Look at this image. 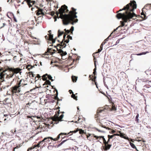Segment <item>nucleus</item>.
I'll return each mask as SVG.
<instances>
[{
  "label": "nucleus",
  "instance_id": "f257e3e1",
  "mask_svg": "<svg viewBox=\"0 0 151 151\" xmlns=\"http://www.w3.org/2000/svg\"><path fill=\"white\" fill-rule=\"evenodd\" d=\"M136 8V2L133 0L131 1L129 3L124 6L123 9H120L116 12L117 14L116 15V17L118 19H122V20L120 22L121 25L115 29L114 31L119 27L125 25V23L130 21V19H131L133 18V19L134 17H137L136 15L133 12L134 9Z\"/></svg>",
  "mask_w": 151,
  "mask_h": 151
},
{
  "label": "nucleus",
  "instance_id": "f03ea898",
  "mask_svg": "<svg viewBox=\"0 0 151 151\" xmlns=\"http://www.w3.org/2000/svg\"><path fill=\"white\" fill-rule=\"evenodd\" d=\"M68 7L65 5H62L58 10V12H56V14L58 18H60L62 19L63 24L67 25L69 24H73L74 23L77 22L78 19H77V16L76 15L77 13L76 12V9L72 7L70 11L68 14H63L68 12Z\"/></svg>",
  "mask_w": 151,
  "mask_h": 151
},
{
  "label": "nucleus",
  "instance_id": "7ed1b4c3",
  "mask_svg": "<svg viewBox=\"0 0 151 151\" xmlns=\"http://www.w3.org/2000/svg\"><path fill=\"white\" fill-rule=\"evenodd\" d=\"M20 88H23L22 89L24 90L26 92H28L29 91L32 89L30 88L29 85L26 83V81L24 79L21 80L19 82L17 83Z\"/></svg>",
  "mask_w": 151,
  "mask_h": 151
},
{
  "label": "nucleus",
  "instance_id": "20e7f679",
  "mask_svg": "<svg viewBox=\"0 0 151 151\" xmlns=\"http://www.w3.org/2000/svg\"><path fill=\"white\" fill-rule=\"evenodd\" d=\"M11 68L7 67L4 69H2V72L4 78L7 79H9L13 76V73Z\"/></svg>",
  "mask_w": 151,
  "mask_h": 151
},
{
  "label": "nucleus",
  "instance_id": "39448f33",
  "mask_svg": "<svg viewBox=\"0 0 151 151\" xmlns=\"http://www.w3.org/2000/svg\"><path fill=\"white\" fill-rule=\"evenodd\" d=\"M66 36V35L65 34L62 41L60 44H58L57 46H60V48H63V47H65L66 46V45L65 43V42L68 43L69 41V40H71L72 39V37L70 35H68L66 38L65 37Z\"/></svg>",
  "mask_w": 151,
  "mask_h": 151
},
{
  "label": "nucleus",
  "instance_id": "423d86ee",
  "mask_svg": "<svg viewBox=\"0 0 151 151\" xmlns=\"http://www.w3.org/2000/svg\"><path fill=\"white\" fill-rule=\"evenodd\" d=\"M17 84L16 85L11 87L9 90L10 93V94L14 96L16 93H19L21 91V88Z\"/></svg>",
  "mask_w": 151,
  "mask_h": 151
},
{
  "label": "nucleus",
  "instance_id": "0eeeda50",
  "mask_svg": "<svg viewBox=\"0 0 151 151\" xmlns=\"http://www.w3.org/2000/svg\"><path fill=\"white\" fill-rule=\"evenodd\" d=\"M59 112H58L56 113L54 116L52 117V119L53 121L55 122H59L62 121V119L64 115L63 114L61 115L59 117H58Z\"/></svg>",
  "mask_w": 151,
  "mask_h": 151
},
{
  "label": "nucleus",
  "instance_id": "6e6552de",
  "mask_svg": "<svg viewBox=\"0 0 151 151\" xmlns=\"http://www.w3.org/2000/svg\"><path fill=\"white\" fill-rule=\"evenodd\" d=\"M60 134L58 135L57 137L56 138L53 139V138L51 137H47L43 139V141H44V142L46 143H48L49 144L51 143L52 140H53L54 141H56L58 140L60 138Z\"/></svg>",
  "mask_w": 151,
  "mask_h": 151
},
{
  "label": "nucleus",
  "instance_id": "1a4fd4ad",
  "mask_svg": "<svg viewBox=\"0 0 151 151\" xmlns=\"http://www.w3.org/2000/svg\"><path fill=\"white\" fill-rule=\"evenodd\" d=\"M37 103L35 100L32 101L31 103H28L26 105V106L29 108L31 109H35L36 108L37 106Z\"/></svg>",
  "mask_w": 151,
  "mask_h": 151
},
{
  "label": "nucleus",
  "instance_id": "9d476101",
  "mask_svg": "<svg viewBox=\"0 0 151 151\" xmlns=\"http://www.w3.org/2000/svg\"><path fill=\"white\" fill-rule=\"evenodd\" d=\"M148 6H149V8L150 9V7H151V4H147L145 5L144 7L142 9V12L141 13V14L142 15H143L144 16L142 17V18L145 19L146 17V15L144 14V12H145V9H147V7Z\"/></svg>",
  "mask_w": 151,
  "mask_h": 151
},
{
  "label": "nucleus",
  "instance_id": "9b49d317",
  "mask_svg": "<svg viewBox=\"0 0 151 151\" xmlns=\"http://www.w3.org/2000/svg\"><path fill=\"white\" fill-rule=\"evenodd\" d=\"M11 68V70H12V72L13 73V75H14L15 74H17L18 73H19V74H21V73H22L21 72L22 69L18 68H14L13 67H12Z\"/></svg>",
  "mask_w": 151,
  "mask_h": 151
},
{
  "label": "nucleus",
  "instance_id": "f8f14e48",
  "mask_svg": "<svg viewBox=\"0 0 151 151\" xmlns=\"http://www.w3.org/2000/svg\"><path fill=\"white\" fill-rule=\"evenodd\" d=\"M36 7L38 9L37 10L35 11L36 15L37 16H39L40 15H42V16L44 15L45 14L43 12V10L40 8H39L37 6H36Z\"/></svg>",
  "mask_w": 151,
  "mask_h": 151
},
{
  "label": "nucleus",
  "instance_id": "ddd939ff",
  "mask_svg": "<svg viewBox=\"0 0 151 151\" xmlns=\"http://www.w3.org/2000/svg\"><path fill=\"white\" fill-rule=\"evenodd\" d=\"M104 146H103V149L105 151L108 150L110 149L111 146V145L109 144L107 142L106 144H104Z\"/></svg>",
  "mask_w": 151,
  "mask_h": 151
},
{
  "label": "nucleus",
  "instance_id": "4468645a",
  "mask_svg": "<svg viewBox=\"0 0 151 151\" xmlns=\"http://www.w3.org/2000/svg\"><path fill=\"white\" fill-rule=\"evenodd\" d=\"M85 119L83 118L78 117V121H75V123H78L81 125L84 124V122H85Z\"/></svg>",
  "mask_w": 151,
  "mask_h": 151
},
{
  "label": "nucleus",
  "instance_id": "2eb2a0df",
  "mask_svg": "<svg viewBox=\"0 0 151 151\" xmlns=\"http://www.w3.org/2000/svg\"><path fill=\"white\" fill-rule=\"evenodd\" d=\"M92 135L96 139H101V138H102V139L103 140V142L104 143V144H106V141L104 138V136H97L95 135L94 134H93Z\"/></svg>",
  "mask_w": 151,
  "mask_h": 151
},
{
  "label": "nucleus",
  "instance_id": "dca6fc26",
  "mask_svg": "<svg viewBox=\"0 0 151 151\" xmlns=\"http://www.w3.org/2000/svg\"><path fill=\"white\" fill-rule=\"evenodd\" d=\"M2 70V68L0 69V82L3 81L5 78Z\"/></svg>",
  "mask_w": 151,
  "mask_h": 151
},
{
  "label": "nucleus",
  "instance_id": "f3484780",
  "mask_svg": "<svg viewBox=\"0 0 151 151\" xmlns=\"http://www.w3.org/2000/svg\"><path fill=\"white\" fill-rule=\"evenodd\" d=\"M119 132L120 133V137L129 140V138L125 134L122 133L120 131H119Z\"/></svg>",
  "mask_w": 151,
  "mask_h": 151
},
{
  "label": "nucleus",
  "instance_id": "a211bd4d",
  "mask_svg": "<svg viewBox=\"0 0 151 151\" xmlns=\"http://www.w3.org/2000/svg\"><path fill=\"white\" fill-rule=\"evenodd\" d=\"M26 1L28 5L29 8L32 6V5L35 4V1H31V0H25Z\"/></svg>",
  "mask_w": 151,
  "mask_h": 151
},
{
  "label": "nucleus",
  "instance_id": "6ab92c4d",
  "mask_svg": "<svg viewBox=\"0 0 151 151\" xmlns=\"http://www.w3.org/2000/svg\"><path fill=\"white\" fill-rule=\"evenodd\" d=\"M100 126H101V127L105 128L106 129H108V130H111V131H110L109 132V133H110L114 134L116 132V131H115L114 130L111 129L109 127H107L105 126H104V125L101 124H100Z\"/></svg>",
  "mask_w": 151,
  "mask_h": 151
},
{
  "label": "nucleus",
  "instance_id": "aec40b11",
  "mask_svg": "<svg viewBox=\"0 0 151 151\" xmlns=\"http://www.w3.org/2000/svg\"><path fill=\"white\" fill-rule=\"evenodd\" d=\"M78 131V130H77V129L76 130H74L73 131H70L68 133H61L60 134V135H67L68 134H69V135H71L72 134H70V133H76Z\"/></svg>",
  "mask_w": 151,
  "mask_h": 151
},
{
  "label": "nucleus",
  "instance_id": "412c9836",
  "mask_svg": "<svg viewBox=\"0 0 151 151\" xmlns=\"http://www.w3.org/2000/svg\"><path fill=\"white\" fill-rule=\"evenodd\" d=\"M57 49L58 51V52L60 53L61 56L65 55H67V53L66 52H64L61 49L58 50V48H57Z\"/></svg>",
  "mask_w": 151,
  "mask_h": 151
},
{
  "label": "nucleus",
  "instance_id": "4be33fe9",
  "mask_svg": "<svg viewBox=\"0 0 151 151\" xmlns=\"http://www.w3.org/2000/svg\"><path fill=\"white\" fill-rule=\"evenodd\" d=\"M89 78H90V80H91L92 81L94 82L96 81L95 79L96 78V76H93V75H90Z\"/></svg>",
  "mask_w": 151,
  "mask_h": 151
},
{
  "label": "nucleus",
  "instance_id": "5701e85b",
  "mask_svg": "<svg viewBox=\"0 0 151 151\" xmlns=\"http://www.w3.org/2000/svg\"><path fill=\"white\" fill-rule=\"evenodd\" d=\"M41 17V16H40L38 17L37 19H35V21L37 24H39L40 23H41L42 20H39L40 19Z\"/></svg>",
  "mask_w": 151,
  "mask_h": 151
},
{
  "label": "nucleus",
  "instance_id": "b1692460",
  "mask_svg": "<svg viewBox=\"0 0 151 151\" xmlns=\"http://www.w3.org/2000/svg\"><path fill=\"white\" fill-rule=\"evenodd\" d=\"M47 76H48L47 74H46L42 76V78L43 81H45L47 80Z\"/></svg>",
  "mask_w": 151,
  "mask_h": 151
},
{
  "label": "nucleus",
  "instance_id": "393cba45",
  "mask_svg": "<svg viewBox=\"0 0 151 151\" xmlns=\"http://www.w3.org/2000/svg\"><path fill=\"white\" fill-rule=\"evenodd\" d=\"M130 145L132 148H133L134 149H135L137 150V151H139L138 150V149L136 148V146H135V145L133 143H132L131 142H130Z\"/></svg>",
  "mask_w": 151,
  "mask_h": 151
},
{
  "label": "nucleus",
  "instance_id": "a878e982",
  "mask_svg": "<svg viewBox=\"0 0 151 151\" xmlns=\"http://www.w3.org/2000/svg\"><path fill=\"white\" fill-rule=\"evenodd\" d=\"M72 81L74 82H76L77 80V77L76 76H72L71 77Z\"/></svg>",
  "mask_w": 151,
  "mask_h": 151
},
{
  "label": "nucleus",
  "instance_id": "bb28decb",
  "mask_svg": "<svg viewBox=\"0 0 151 151\" xmlns=\"http://www.w3.org/2000/svg\"><path fill=\"white\" fill-rule=\"evenodd\" d=\"M64 33L63 31L61 32L60 30H59L58 32V36L59 37L60 36H61Z\"/></svg>",
  "mask_w": 151,
  "mask_h": 151
},
{
  "label": "nucleus",
  "instance_id": "cd10ccee",
  "mask_svg": "<svg viewBox=\"0 0 151 151\" xmlns=\"http://www.w3.org/2000/svg\"><path fill=\"white\" fill-rule=\"evenodd\" d=\"M149 52L148 51L147 52H143L140 53H138L136 55H145L147 53H149Z\"/></svg>",
  "mask_w": 151,
  "mask_h": 151
},
{
  "label": "nucleus",
  "instance_id": "c85d7f7f",
  "mask_svg": "<svg viewBox=\"0 0 151 151\" xmlns=\"http://www.w3.org/2000/svg\"><path fill=\"white\" fill-rule=\"evenodd\" d=\"M45 81H46L45 83V84H43V86L45 85H51V82L49 80H46Z\"/></svg>",
  "mask_w": 151,
  "mask_h": 151
},
{
  "label": "nucleus",
  "instance_id": "c756f323",
  "mask_svg": "<svg viewBox=\"0 0 151 151\" xmlns=\"http://www.w3.org/2000/svg\"><path fill=\"white\" fill-rule=\"evenodd\" d=\"M110 35L107 38L104 40L102 42V45H104L105 44V43H106V41H108L109 40V37H110Z\"/></svg>",
  "mask_w": 151,
  "mask_h": 151
},
{
  "label": "nucleus",
  "instance_id": "7c9ffc66",
  "mask_svg": "<svg viewBox=\"0 0 151 151\" xmlns=\"http://www.w3.org/2000/svg\"><path fill=\"white\" fill-rule=\"evenodd\" d=\"M55 90L56 91V93L55 94V99H57L58 98V91L55 88H54Z\"/></svg>",
  "mask_w": 151,
  "mask_h": 151
},
{
  "label": "nucleus",
  "instance_id": "2f4dec72",
  "mask_svg": "<svg viewBox=\"0 0 151 151\" xmlns=\"http://www.w3.org/2000/svg\"><path fill=\"white\" fill-rule=\"evenodd\" d=\"M47 52L50 53L51 55L53 54V52H52V49L51 48H48L47 50Z\"/></svg>",
  "mask_w": 151,
  "mask_h": 151
},
{
  "label": "nucleus",
  "instance_id": "473e14b6",
  "mask_svg": "<svg viewBox=\"0 0 151 151\" xmlns=\"http://www.w3.org/2000/svg\"><path fill=\"white\" fill-rule=\"evenodd\" d=\"M13 81H12L11 83H10V84L9 85H8L7 86H2L1 88V89H5L6 87H9V86H10V85H11V84H12V82Z\"/></svg>",
  "mask_w": 151,
  "mask_h": 151
},
{
  "label": "nucleus",
  "instance_id": "72a5a7b5",
  "mask_svg": "<svg viewBox=\"0 0 151 151\" xmlns=\"http://www.w3.org/2000/svg\"><path fill=\"white\" fill-rule=\"evenodd\" d=\"M77 130H78V131H79V133L81 134H83L84 133V131L81 129H79L78 128H77Z\"/></svg>",
  "mask_w": 151,
  "mask_h": 151
},
{
  "label": "nucleus",
  "instance_id": "f704fd0d",
  "mask_svg": "<svg viewBox=\"0 0 151 151\" xmlns=\"http://www.w3.org/2000/svg\"><path fill=\"white\" fill-rule=\"evenodd\" d=\"M33 68V66L31 65H28L26 68L28 69V70H29L30 69H32Z\"/></svg>",
  "mask_w": 151,
  "mask_h": 151
},
{
  "label": "nucleus",
  "instance_id": "c9c22d12",
  "mask_svg": "<svg viewBox=\"0 0 151 151\" xmlns=\"http://www.w3.org/2000/svg\"><path fill=\"white\" fill-rule=\"evenodd\" d=\"M29 76L31 78H32L33 77H34L35 75L32 72H29Z\"/></svg>",
  "mask_w": 151,
  "mask_h": 151
},
{
  "label": "nucleus",
  "instance_id": "e433bc0d",
  "mask_svg": "<svg viewBox=\"0 0 151 151\" xmlns=\"http://www.w3.org/2000/svg\"><path fill=\"white\" fill-rule=\"evenodd\" d=\"M41 142H39L36 145H34V146H33L32 147H34V148L36 147H40L41 146L40 145V143Z\"/></svg>",
  "mask_w": 151,
  "mask_h": 151
},
{
  "label": "nucleus",
  "instance_id": "4c0bfd02",
  "mask_svg": "<svg viewBox=\"0 0 151 151\" xmlns=\"http://www.w3.org/2000/svg\"><path fill=\"white\" fill-rule=\"evenodd\" d=\"M139 114H137L136 116V118H135V121L137 123H138L139 122V119L138 118V117H139Z\"/></svg>",
  "mask_w": 151,
  "mask_h": 151
},
{
  "label": "nucleus",
  "instance_id": "58836bf2",
  "mask_svg": "<svg viewBox=\"0 0 151 151\" xmlns=\"http://www.w3.org/2000/svg\"><path fill=\"white\" fill-rule=\"evenodd\" d=\"M103 111V110H101V109H98L97 110L96 115V116L97 115V117H98V115H99L98 114L99 113Z\"/></svg>",
  "mask_w": 151,
  "mask_h": 151
},
{
  "label": "nucleus",
  "instance_id": "ea45409f",
  "mask_svg": "<svg viewBox=\"0 0 151 151\" xmlns=\"http://www.w3.org/2000/svg\"><path fill=\"white\" fill-rule=\"evenodd\" d=\"M71 97L73 98L74 99L77 100V97L76 96L75 94L73 93L72 95L71 96Z\"/></svg>",
  "mask_w": 151,
  "mask_h": 151
},
{
  "label": "nucleus",
  "instance_id": "a19ab883",
  "mask_svg": "<svg viewBox=\"0 0 151 151\" xmlns=\"http://www.w3.org/2000/svg\"><path fill=\"white\" fill-rule=\"evenodd\" d=\"M49 40H52L53 39V35H51L50 34V35H49Z\"/></svg>",
  "mask_w": 151,
  "mask_h": 151
},
{
  "label": "nucleus",
  "instance_id": "79ce46f5",
  "mask_svg": "<svg viewBox=\"0 0 151 151\" xmlns=\"http://www.w3.org/2000/svg\"><path fill=\"white\" fill-rule=\"evenodd\" d=\"M112 109L113 110H115L116 109V108L115 106V105H114V103L112 104Z\"/></svg>",
  "mask_w": 151,
  "mask_h": 151
},
{
  "label": "nucleus",
  "instance_id": "37998d69",
  "mask_svg": "<svg viewBox=\"0 0 151 151\" xmlns=\"http://www.w3.org/2000/svg\"><path fill=\"white\" fill-rule=\"evenodd\" d=\"M64 30L65 31V33L66 34V35H67L68 34H69L70 32V30H66V29H64Z\"/></svg>",
  "mask_w": 151,
  "mask_h": 151
},
{
  "label": "nucleus",
  "instance_id": "c03bdc74",
  "mask_svg": "<svg viewBox=\"0 0 151 151\" xmlns=\"http://www.w3.org/2000/svg\"><path fill=\"white\" fill-rule=\"evenodd\" d=\"M144 87H145L146 88H149L151 87V86H150V85L147 84H146L144 86Z\"/></svg>",
  "mask_w": 151,
  "mask_h": 151
},
{
  "label": "nucleus",
  "instance_id": "a18cd8bd",
  "mask_svg": "<svg viewBox=\"0 0 151 151\" xmlns=\"http://www.w3.org/2000/svg\"><path fill=\"white\" fill-rule=\"evenodd\" d=\"M47 76L49 80H51V81H53V80L52 79V77L51 76L48 75V76Z\"/></svg>",
  "mask_w": 151,
  "mask_h": 151
},
{
  "label": "nucleus",
  "instance_id": "49530a36",
  "mask_svg": "<svg viewBox=\"0 0 151 151\" xmlns=\"http://www.w3.org/2000/svg\"><path fill=\"white\" fill-rule=\"evenodd\" d=\"M114 136V134L111 135H109L108 136V137L109 139H111Z\"/></svg>",
  "mask_w": 151,
  "mask_h": 151
},
{
  "label": "nucleus",
  "instance_id": "de8ad7c7",
  "mask_svg": "<svg viewBox=\"0 0 151 151\" xmlns=\"http://www.w3.org/2000/svg\"><path fill=\"white\" fill-rule=\"evenodd\" d=\"M96 129L99 132H101L102 133H104L105 132V131L103 130H99L97 128H96Z\"/></svg>",
  "mask_w": 151,
  "mask_h": 151
},
{
  "label": "nucleus",
  "instance_id": "09e8293b",
  "mask_svg": "<svg viewBox=\"0 0 151 151\" xmlns=\"http://www.w3.org/2000/svg\"><path fill=\"white\" fill-rule=\"evenodd\" d=\"M96 61H94V65H95V68L93 69V71H96Z\"/></svg>",
  "mask_w": 151,
  "mask_h": 151
},
{
  "label": "nucleus",
  "instance_id": "8fccbe9b",
  "mask_svg": "<svg viewBox=\"0 0 151 151\" xmlns=\"http://www.w3.org/2000/svg\"><path fill=\"white\" fill-rule=\"evenodd\" d=\"M34 148V147H31L28 149L27 151H32V150Z\"/></svg>",
  "mask_w": 151,
  "mask_h": 151
},
{
  "label": "nucleus",
  "instance_id": "3c124183",
  "mask_svg": "<svg viewBox=\"0 0 151 151\" xmlns=\"http://www.w3.org/2000/svg\"><path fill=\"white\" fill-rule=\"evenodd\" d=\"M18 31H22V32H19V33L21 35H23L24 34V32L23 31H22V30H19Z\"/></svg>",
  "mask_w": 151,
  "mask_h": 151
},
{
  "label": "nucleus",
  "instance_id": "603ef678",
  "mask_svg": "<svg viewBox=\"0 0 151 151\" xmlns=\"http://www.w3.org/2000/svg\"><path fill=\"white\" fill-rule=\"evenodd\" d=\"M74 30V27L73 26H72L70 29V31L71 32V33H73V31Z\"/></svg>",
  "mask_w": 151,
  "mask_h": 151
},
{
  "label": "nucleus",
  "instance_id": "864d4df0",
  "mask_svg": "<svg viewBox=\"0 0 151 151\" xmlns=\"http://www.w3.org/2000/svg\"><path fill=\"white\" fill-rule=\"evenodd\" d=\"M20 147V146H17L15 147L13 149V151H15V149H18Z\"/></svg>",
  "mask_w": 151,
  "mask_h": 151
},
{
  "label": "nucleus",
  "instance_id": "5fc2aeb1",
  "mask_svg": "<svg viewBox=\"0 0 151 151\" xmlns=\"http://www.w3.org/2000/svg\"><path fill=\"white\" fill-rule=\"evenodd\" d=\"M50 14L52 16H53L55 14V12L54 11L51 12H50Z\"/></svg>",
  "mask_w": 151,
  "mask_h": 151
},
{
  "label": "nucleus",
  "instance_id": "6e6d98bb",
  "mask_svg": "<svg viewBox=\"0 0 151 151\" xmlns=\"http://www.w3.org/2000/svg\"><path fill=\"white\" fill-rule=\"evenodd\" d=\"M57 38H55L54 39H53L52 40H50V41H52V43H54L55 42L56 39Z\"/></svg>",
  "mask_w": 151,
  "mask_h": 151
},
{
  "label": "nucleus",
  "instance_id": "4d7b16f0",
  "mask_svg": "<svg viewBox=\"0 0 151 151\" xmlns=\"http://www.w3.org/2000/svg\"><path fill=\"white\" fill-rule=\"evenodd\" d=\"M37 76H36V77H37V78H38V79H39V78H40V80L41 79V76H40L39 74H37Z\"/></svg>",
  "mask_w": 151,
  "mask_h": 151
},
{
  "label": "nucleus",
  "instance_id": "13d9d810",
  "mask_svg": "<svg viewBox=\"0 0 151 151\" xmlns=\"http://www.w3.org/2000/svg\"><path fill=\"white\" fill-rule=\"evenodd\" d=\"M15 1V0H11L10 1V2H9V4H11L12 3H14V2Z\"/></svg>",
  "mask_w": 151,
  "mask_h": 151
},
{
  "label": "nucleus",
  "instance_id": "bf43d9fd",
  "mask_svg": "<svg viewBox=\"0 0 151 151\" xmlns=\"http://www.w3.org/2000/svg\"><path fill=\"white\" fill-rule=\"evenodd\" d=\"M32 117H35V116H27V118H30L32 120H33V119L32 118Z\"/></svg>",
  "mask_w": 151,
  "mask_h": 151
},
{
  "label": "nucleus",
  "instance_id": "052dcab7",
  "mask_svg": "<svg viewBox=\"0 0 151 151\" xmlns=\"http://www.w3.org/2000/svg\"><path fill=\"white\" fill-rule=\"evenodd\" d=\"M48 35L47 36V35H46L45 36V38L47 40H49V35L48 34Z\"/></svg>",
  "mask_w": 151,
  "mask_h": 151
},
{
  "label": "nucleus",
  "instance_id": "680f3d73",
  "mask_svg": "<svg viewBox=\"0 0 151 151\" xmlns=\"http://www.w3.org/2000/svg\"><path fill=\"white\" fill-rule=\"evenodd\" d=\"M119 41H120V40L119 39L116 42V44H115V45H116L117 44H118V43H119Z\"/></svg>",
  "mask_w": 151,
  "mask_h": 151
},
{
  "label": "nucleus",
  "instance_id": "e2e57ef3",
  "mask_svg": "<svg viewBox=\"0 0 151 151\" xmlns=\"http://www.w3.org/2000/svg\"><path fill=\"white\" fill-rule=\"evenodd\" d=\"M55 99L57 100V104H58V101L62 100V99H60L58 98H58H57V99Z\"/></svg>",
  "mask_w": 151,
  "mask_h": 151
},
{
  "label": "nucleus",
  "instance_id": "0e129e2a",
  "mask_svg": "<svg viewBox=\"0 0 151 151\" xmlns=\"http://www.w3.org/2000/svg\"><path fill=\"white\" fill-rule=\"evenodd\" d=\"M102 50L101 49H100V48L98 50V51L97 52H96V53H99V52H101Z\"/></svg>",
  "mask_w": 151,
  "mask_h": 151
},
{
  "label": "nucleus",
  "instance_id": "69168bd1",
  "mask_svg": "<svg viewBox=\"0 0 151 151\" xmlns=\"http://www.w3.org/2000/svg\"><path fill=\"white\" fill-rule=\"evenodd\" d=\"M6 24L5 23H3V26H1V27H0V29H1L3 27H4L5 25H6Z\"/></svg>",
  "mask_w": 151,
  "mask_h": 151
},
{
  "label": "nucleus",
  "instance_id": "338daca9",
  "mask_svg": "<svg viewBox=\"0 0 151 151\" xmlns=\"http://www.w3.org/2000/svg\"><path fill=\"white\" fill-rule=\"evenodd\" d=\"M120 133L119 134H114V136H120Z\"/></svg>",
  "mask_w": 151,
  "mask_h": 151
},
{
  "label": "nucleus",
  "instance_id": "774afa93",
  "mask_svg": "<svg viewBox=\"0 0 151 151\" xmlns=\"http://www.w3.org/2000/svg\"><path fill=\"white\" fill-rule=\"evenodd\" d=\"M13 18H14V21L16 22H17V19H16V18L14 16V17H13Z\"/></svg>",
  "mask_w": 151,
  "mask_h": 151
}]
</instances>
